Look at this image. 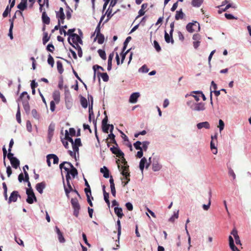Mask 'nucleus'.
I'll use <instances>...</instances> for the list:
<instances>
[{"label": "nucleus", "instance_id": "38", "mask_svg": "<svg viewBox=\"0 0 251 251\" xmlns=\"http://www.w3.org/2000/svg\"><path fill=\"white\" fill-rule=\"evenodd\" d=\"M98 52L100 56V57L103 59V60H106V56L105 52L104 50L99 49L98 50Z\"/></svg>", "mask_w": 251, "mask_h": 251}, {"label": "nucleus", "instance_id": "49", "mask_svg": "<svg viewBox=\"0 0 251 251\" xmlns=\"http://www.w3.org/2000/svg\"><path fill=\"white\" fill-rule=\"evenodd\" d=\"M142 145V143L140 141H137L133 144V146L134 148L138 150H143L141 147V145Z\"/></svg>", "mask_w": 251, "mask_h": 251}, {"label": "nucleus", "instance_id": "36", "mask_svg": "<svg viewBox=\"0 0 251 251\" xmlns=\"http://www.w3.org/2000/svg\"><path fill=\"white\" fill-rule=\"evenodd\" d=\"M80 103L82 105V106L86 108L88 106V101L86 100V99L83 97H81L80 98Z\"/></svg>", "mask_w": 251, "mask_h": 251}, {"label": "nucleus", "instance_id": "34", "mask_svg": "<svg viewBox=\"0 0 251 251\" xmlns=\"http://www.w3.org/2000/svg\"><path fill=\"white\" fill-rule=\"evenodd\" d=\"M17 7L20 10L24 11L27 8V3L21 1V2L18 5Z\"/></svg>", "mask_w": 251, "mask_h": 251}, {"label": "nucleus", "instance_id": "32", "mask_svg": "<svg viewBox=\"0 0 251 251\" xmlns=\"http://www.w3.org/2000/svg\"><path fill=\"white\" fill-rule=\"evenodd\" d=\"M161 168V165H160L157 162H153L152 163V170L153 171H158Z\"/></svg>", "mask_w": 251, "mask_h": 251}, {"label": "nucleus", "instance_id": "23", "mask_svg": "<svg viewBox=\"0 0 251 251\" xmlns=\"http://www.w3.org/2000/svg\"><path fill=\"white\" fill-rule=\"evenodd\" d=\"M114 52H112L108 56L107 70L109 71H110L112 69V61L114 57Z\"/></svg>", "mask_w": 251, "mask_h": 251}, {"label": "nucleus", "instance_id": "15", "mask_svg": "<svg viewBox=\"0 0 251 251\" xmlns=\"http://www.w3.org/2000/svg\"><path fill=\"white\" fill-rule=\"evenodd\" d=\"M46 183L44 181L38 183L36 185V189L40 194H42L43 189L46 187Z\"/></svg>", "mask_w": 251, "mask_h": 251}, {"label": "nucleus", "instance_id": "6", "mask_svg": "<svg viewBox=\"0 0 251 251\" xmlns=\"http://www.w3.org/2000/svg\"><path fill=\"white\" fill-rule=\"evenodd\" d=\"M68 165L71 168V170H70L68 167H64V169L67 172V174H69V176L71 174L75 177L78 174L76 169L71 163H68Z\"/></svg>", "mask_w": 251, "mask_h": 251}, {"label": "nucleus", "instance_id": "28", "mask_svg": "<svg viewBox=\"0 0 251 251\" xmlns=\"http://www.w3.org/2000/svg\"><path fill=\"white\" fill-rule=\"evenodd\" d=\"M203 2V0H192L191 4L194 7H200Z\"/></svg>", "mask_w": 251, "mask_h": 251}, {"label": "nucleus", "instance_id": "64", "mask_svg": "<svg viewBox=\"0 0 251 251\" xmlns=\"http://www.w3.org/2000/svg\"><path fill=\"white\" fill-rule=\"evenodd\" d=\"M26 128L28 131L30 132L32 130L31 124L29 121H27L26 123Z\"/></svg>", "mask_w": 251, "mask_h": 251}, {"label": "nucleus", "instance_id": "9", "mask_svg": "<svg viewBox=\"0 0 251 251\" xmlns=\"http://www.w3.org/2000/svg\"><path fill=\"white\" fill-rule=\"evenodd\" d=\"M56 18L58 19V21L60 20L62 24H63L64 22V19L65 18V16L64 13L63 8L62 7H60L59 8V10L56 13Z\"/></svg>", "mask_w": 251, "mask_h": 251}, {"label": "nucleus", "instance_id": "45", "mask_svg": "<svg viewBox=\"0 0 251 251\" xmlns=\"http://www.w3.org/2000/svg\"><path fill=\"white\" fill-rule=\"evenodd\" d=\"M64 139L67 140V141H69L72 144L73 143V139H72V138L69 136V133L67 130H65V135Z\"/></svg>", "mask_w": 251, "mask_h": 251}, {"label": "nucleus", "instance_id": "35", "mask_svg": "<svg viewBox=\"0 0 251 251\" xmlns=\"http://www.w3.org/2000/svg\"><path fill=\"white\" fill-rule=\"evenodd\" d=\"M211 192H209V201L207 204H203L202 207L204 210H208L210 207L211 204Z\"/></svg>", "mask_w": 251, "mask_h": 251}, {"label": "nucleus", "instance_id": "61", "mask_svg": "<svg viewBox=\"0 0 251 251\" xmlns=\"http://www.w3.org/2000/svg\"><path fill=\"white\" fill-rule=\"evenodd\" d=\"M228 175L230 176H232L233 179H235V178H236L235 174L234 173L233 170L231 168H228Z\"/></svg>", "mask_w": 251, "mask_h": 251}, {"label": "nucleus", "instance_id": "4", "mask_svg": "<svg viewBox=\"0 0 251 251\" xmlns=\"http://www.w3.org/2000/svg\"><path fill=\"white\" fill-rule=\"evenodd\" d=\"M26 193L27 195V198L26 199V201L27 203L32 204L33 203L34 200L35 201H36V198L32 189H27Z\"/></svg>", "mask_w": 251, "mask_h": 251}, {"label": "nucleus", "instance_id": "46", "mask_svg": "<svg viewBox=\"0 0 251 251\" xmlns=\"http://www.w3.org/2000/svg\"><path fill=\"white\" fill-rule=\"evenodd\" d=\"M50 37L48 36V34L47 32L44 33V36L43 38V43L44 45H45L50 40Z\"/></svg>", "mask_w": 251, "mask_h": 251}, {"label": "nucleus", "instance_id": "51", "mask_svg": "<svg viewBox=\"0 0 251 251\" xmlns=\"http://www.w3.org/2000/svg\"><path fill=\"white\" fill-rule=\"evenodd\" d=\"M11 8L9 7L8 6H7L2 14V16L4 18L8 16V14L10 13V12L11 11Z\"/></svg>", "mask_w": 251, "mask_h": 251}, {"label": "nucleus", "instance_id": "60", "mask_svg": "<svg viewBox=\"0 0 251 251\" xmlns=\"http://www.w3.org/2000/svg\"><path fill=\"white\" fill-rule=\"evenodd\" d=\"M54 50V47L52 44H49L47 47V50L51 52H53Z\"/></svg>", "mask_w": 251, "mask_h": 251}, {"label": "nucleus", "instance_id": "14", "mask_svg": "<svg viewBox=\"0 0 251 251\" xmlns=\"http://www.w3.org/2000/svg\"><path fill=\"white\" fill-rule=\"evenodd\" d=\"M140 97V94L138 92H135L132 93L129 99V101L130 103H136L137 101L138 98Z\"/></svg>", "mask_w": 251, "mask_h": 251}, {"label": "nucleus", "instance_id": "53", "mask_svg": "<svg viewBox=\"0 0 251 251\" xmlns=\"http://www.w3.org/2000/svg\"><path fill=\"white\" fill-rule=\"evenodd\" d=\"M150 144V142L148 141H144L142 143V149L144 151H146L148 149V147L149 145Z\"/></svg>", "mask_w": 251, "mask_h": 251}, {"label": "nucleus", "instance_id": "54", "mask_svg": "<svg viewBox=\"0 0 251 251\" xmlns=\"http://www.w3.org/2000/svg\"><path fill=\"white\" fill-rule=\"evenodd\" d=\"M153 44H154V47L155 49V50H156V51L157 52H159L161 50V47L159 46L158 43L157 42V41H156V40H154L153 42Z\"/></svg>", "mask_w": 251, "mask_h": 251}, {"label": "nucleus", "instance_id": "59", "mask_svg": "<svg viewBox=\"0 0 251 251\" xmlns=\"http://www.w3.org/2000/svg\"><path fill=\"white\" fill-rule=\"evenodd\" d=\"M117 224L118 226V235L119 238L121 233V226L120 221L119 220L117 221Z\"/></svg>", "mask_w": 251, "mask_h": 251}, {"label": "nucleus", "instance_id": "56", "mask_svg": "<svg viewBox=\"0 0 251 251\" xmlns=\"http://www.w3.org/2000/svg\"><path fill=\"white\" fill-rule=\"evenodd\" d=\"M67 6V7H68L69 9L68 11H67V12H66V17L68 20H70L71 18V16H72L71 13L72 12V10L68 5Z\"/></svg>", "mask_w": 251, "mask_h": 251}, {"label": "nucleus", "instance_id": "18", "mask_svg": "<svg viewBox=\"0 0 251 251\" xmlns=\"http://www.w3.org/2000/svg\"><path fill=\"white\" fill-rule=\"evenodd\" d=\"M55 230L58 235V238L59 242L61 243L65 242V239L63 237V234L57 226H55Z\"/></svg>", "mask_w": 251, "mask_h": 251}, {"label": "nucleus", "instance_id": "7", "mask_svg": "<svg viewBox=\"0 0 251 251\" xmlns=\"http://www.w3.org/2000/svg\"><path fill=\"white\" fill-rule=\"evenodd\" d=\"M211 138L210 148L211 150H215V151H213V153L216 154L217 153V149L216 147V145L217 143V135H215L214 136H211Z\"/></svg>", "mask_w": 251, "mask_h": 251}, {"label": "nucleus", "instance_id": "2", "mask_svg": "<svg viewBox=\"0 0 251 251\" xmlns=\"http://www.w3.org/2000/svg\"><path fill=\"white\" fill-rule=\"evenodd\" d=\"M186 28L189 32L193 33L194 31H200L201 27L199 23L197 21H194L193 23H188Z\"/></svg>", "mask_w": 251, "mask_h": 251}, {"label": "nucleus", "instance_id": "43", "mask_svg": "<svg viewBox=\"0 0 251 251\" xmlns=\"http://www.w3.org/2000/svg\"><path fill=\"white\" fill-rule=\"evenodd\" d=\"M9 22H10V26L9 30V36H10L11 39H13V35H12V29L13 28L14 23H13V20H9Z\"/></svg>", "mask_w": 251, "mask_h": 251}, {"label": "nucleus", "instance_id": "52", "mask_svg": "<svg viewBox=\"0 0 251 251\" xmlns=\"http://www.w3.org/2000/svg\"><path fill=\"white\" fill-rule=\"evenodd\" d=\"M165 40L167 43L171 42V37L170 34L169 35L166 31L165 32Z\"/></svg>", "mask_w": 251, "mask_h": 251}, {"label": "nucleus", "instance_id": "33", "mask_svg": "<svg viewBox=\"0 0 251 251\" xmlns=\"http://www.w3.org/2000/svg\"><path fill=\"white\" fill-rule=\"evenodd\" d=\"M57 69L60 74H62L63 73L64 69L62 63L60 61H57Z\"/></svg>", "mask_w": 251, "mask_h": 251}, {"label": "nucleus", "instance_id": "22", "mask_svg": "<svg viewBox=\"0 0 251 251\" xmlns=\"http://www.w3.org/2000/svg\"><path fill=\"white\" fill-rule=\"evenodd\" d=\"M122 171L121 174L123 176H130V173L129 172V166L128 165L122 166Z\"/></svg>", "mask_w": 251, "mask_h": 251}, {"label": "nucleus", "instance_id": "25", "mask_svg": "<svg viewBox=\"0 0 251 251\" xmlns=\"http://www.w3.org/2000/svg\"><path fill=\"white\" fill-rule=\"evenodd\" d=\"M114 212H115V214L117 215V216L119 218L121 219L124 216V214L123 213V209L122 208H120V207H115Z\"/></svg>", "mask_w": 251, "mask_h": 251}, {"label": "nucleus", "instance_id": "63", "mask_svg": "<svg viewBox=\"0 0 251 251\" xmlns=\"http://www.w3.org/2000/svg\"><path fill=\"white\" fill-rule=\"evenodd\" d=\"M55 101L53 100H52L50 102V109L52 112H53L55 110Z\"/></svg>", "mask_w": 251, "mask_h": 251}, {"label": "nucleus", "instance_id": "37", "mask_svg": "<svg viewBox=\"0 0 251 251\" xmlns=\"http://www.w3.org/2000/svg\"><path fill=\"white\" fill-rule=\"evenodd\" d=\"M115 136L112 132H110V133L108 135V139H110L111 140V143L114 144L116 146H118V144L115 139Z\"/></svg>", "mask_w": 251, "mask_h": 251}, {"label": "nucleus", "instance_id": "21", "mask_svg": "<svg viewBox=\"0 0 251 251\" xmlns=\"http://www.w3.org/2000/svg\"><path fill=\"white\" fill-rule=\"evenodd\" d=\"M10 161L12 166L15 169H17L20 165V161L16 157L12 158Z\"/></svg>", "mask_w": 251, "mask_h": 251}, {"label": "nucleus", "instance_id": "10", "mask_svg": "<svg viewBox=\"0 0 251 251\" xmlns=\"http://www.w3.org/2000/svg\"><path fill=\"white\" fill-rule=\"evenodd\" d=\"M18 197H21L20 195L19 194L18 192L17 191H13L9 198L8 203H11V202H16L17 200Z\"/></svg>", "mask_w": 251, "mask_h": 251}, {"label": "nucleus", "instance_id": "47", "mask_svg": "<svg viewBox=\"0 0 251 251\" xmlns=\"http://www.w3.org/2000/svg\"><path fill=\"white\" fill-rule=\"evenodd\" d=\"M16 119L17 122L20 124L21 123V113H20V106L18 105V110L16 115Z\"/></svg>", "mask_w": 251, "mask_h": 251}, {"label": "nucleus", "instance_id": "44", "mask_svg": "<svg viewBox=\"0 0 251 251\" xmlns=\"http://www.w3.org/2000/svg\"><path fill=\"white\" fill-rule=\"evenodd\" d=\"M23 107L24 108V110H25L26 114H28L30 111V106L29 104V102H26V101L24 103H23Z\"/></svg>", "mask_w": 251, "mask_h": 251}, {"label": "nucleus", "instance_id": "48", "mask_svg": "<svg viewBox=\"0 0 251 251\" xmlns=\"http://www.w3.org/2000/svg\"><path fill=\"white\" fill-rule=\"evenodd\" d=\"M170 27H171V30L170 31V34L171 35V43L172 44H174V40L173 38V31H174V23L173 22L170 25Z\"/></svg>", "mask_w": 251, "mask_h": 251}, {"label": "nucleus", "instance_id": "16", "mask_svg": "<svg viewBox=\"0 0 251 251\" xmlns=\"http://www.w3.org/2000/svg\"><path fill=\"white\" fill-rule=\"evenodd\" d=\"M197 127L199 129H201L202 128L208 129L210 128V124L208 122L199 123L197 124Z\"/></svg>", "mask_w": 251, "mask_h": 251}, {"label": "nucleus", "instance_id": "8", "mask_svg": "<svg viewBox=\"0 0 251 251\" xmlns=\"http://www.w3.org/2000/svg\"><path fill=\"white\" fill-rule=\"evenodd\" d=\"M110 150L113 154L116 155L118 157H123V156H124L123 152L117 146L116 147L113 146L110 148Z\"/></svg>", "mask_w": 251, "mask_h": 251}, {"label": "nucleus", "instance_id": "5", "mask_svg": "<svg viewBox=\"0 0 251 251\" xmlns=\"http://www.w3.org/2000/svg\"><path fill=\"white\" fill-rule=\"evenodd\" d=\"M66 179L67 181V185H65L64 184V187L65 192L67 196H68L69 194L72 191H73V188L71 186V185L70 182V180L71 179V176L69 175V174H66Z\"/></svg>", "mask_w": 251, "mask_h": 251}, {"label": "nucleus", "instance_id": "13", "mask_svg": "<svg viewBox=\"0 0 251 251\" xmlns=\"http://www.w3.org/2000/svg\"><path fill=\"white\" fill-rule=\"evenodd\" d=\"M68 41L71 45H72L74 48L77 50L78 56L79 57H81L82 56V50L80 46L78 44H76V46L73 45V44L71 42V39L70 37L68 38Z\"/></svg>", "mask_w": 251, "mask_h": 251}, {"label": "nucleus", "instance_id": "26", "mask_svg": "<svg viewBox=\"0 0 251 251\" xmlns=\"http://www.w3.org/2000/svg\"><path fill=\"white\" fill-rule=\"evenodd\" d=\"M53 99L56 103H58L60 101V92L58 91H55L52 95Z\"/></svg>", "mask_w": 251, "mask_h": 251}, {"label": "nucleus", "instance_id": "58", "mask_svg": "<svg viewBox=\"0 0 251 251\" xmlns=\"http://www.w3.org/2000/svg\"><path fill=\"white\" fill-rule=\"evenodd\" d=\"M72 144H74L75 145L80 147L82 146V144L81 142V140L80 138H76L75 140V141L73 142V143Z\"/></svg>", "mask_w": 251, "mask_h": 251}, {"label": "nucleus", "instance_id": "31", "mask_svg": "<svg viewBox=\"0 0 251 251\" xmlns=\"http://www.w3.org/2000/svg\"><path fill=\"white\" fill-rule=\"evenodd\" d=\"M25 168H26L27 170L29 169L28 166L27 165H25L23 167V171L25 175V178H24V181H29V175L28 173L26 172V170H25Z\"/></svg>", "mask_w": 251, "mask_h": 251}, {"label": "nucleus", "instance_id": "24", "mask_svg": "<svg viewBox=\"0 0 251 251\" xmlns=\"http://www.w3.org/2000/svg\"><path fill=\"white\" fill-rule=\"evenodd\" d=\"M185 16V14L182 12V9H181L179 11H176V14L175 15V19L176 20H179L180 19H182Z\"/></svg>", "mask_w": 251, "mask_h": 251}, {"label": "nucleus", "instance_id": "39", "mask_svg": "<svg viewBox=\"0 0 251 251\" xmlns=\"http://www.w3.org/2000/svg\"><path fill=\"white\" fill-rule=\"evenodd\" d=\"M96 38L98 39V42L99 44H102L104 41V36L102 34L97 35Z\"/></svg>", "mask_w": 251, "mask_h": 251}, {"label": "nucleus", "instance_id": "17", "mask_svg": "<svg viewBox=\"0 0 251 251\" xmlns=\"http://www.w3.org/2000/svg\"><path fill=\"white\" fill-rule=\"evenodd\" d=\"M55 125L53 124H50L48 128V138L50 140L53 135L54 131Z\"/></svg>", "mask_w": 251, "mask_h": 251}, {"label": "nucleus", "instance_id": "1", "mask_svg": "<svg viewBox=\"0 0 251 251\" xmlns=\"http://www.w3.org/2000/svg\"><path fill=\"white\" fill-rule=\"evenodd\" d=\"M187 104L194 111H203L205 109V103L203 102L195 103L192 101H189Z\"/></svg>", "mask_w": 251, "mask_h": 251}, {"label": "nucleus", "instance_id": "19", "mask_svg": "<svg viewBox=\"0 0 251 251\" xmlns=\"http://www.w3.org/2000/svg\"><path fill=\"white\" fill-rule=\"evenodd\" d=\"M97 75L99 77V80H100V76L101 77L103 81L104 82H107L109 80V76L106 73H101L98 72Z\"/></svg>", "mask_w": 251, "mask_h": 251}, {"label": "nucleus", "instance_id": "3", "mask_svg": "<svg viewBox=\"0 0 251 251\" xmlns=\"http://www.w3.org/2000/svg\"><path fill=\"white\" fill-rule=\"evenodd\" d=\"M71 204L74 209V215L77 217L79 214V211L80 208V205L78 203V200L76 198L72 199Z\"/></svg>", "mask_w": 251, "mask_h": 251}, {"label": "nucleus", "instance_id": "40", "mask_svg": "<svg viewBox=\"0 0 251 251\" xmlns=\"http://www.w3.org/2000/svg\"><path fill=\"white\" fill-rule=\"evenodd\" d=\"M93 69L94 70V78L95 79V77H96V74H97L96 71H97V69H100V70L103 71H104V69L98 65H94L93 67Z\"/></svg>", "mask_w": 251, "mask_h": 251}, {"label": "nucleus", "instance_id": "50", "mask_svg": "<svg viewBox=\"0 0 251 251\" xmlns=\"http://www.w3.org/2000/svg\"><path fill=\"white\" fill-rule=\"evenodd\" d=\"M104 200L105 202L107 204L108 206L110 205V201L109 200V193H104L103 194Z\"/></svg>", "mask_w": 251, "mask_h": 251}, {"label": "nucleus", "instance_id": "20", "mask_svg": "<svg viewBox=\"0 0 251 251\" xmlns=\"http://www.w3.org/2000/svg\"><path fill=\"white\" fill-rule=\"evenodd\" d=\"M42 19L45 24L49 25L50 23V18L48 16L45 11L42 13Z\"/></svg>", "mask_w": 251, "mask_h": 251}, {"label": "nucleus", "instance_id": "30", "mask_svg": "<svg viewBox=\"0 0 251 251\" xmlns=\"http://www.w3.org/2000/svg\"><path fill=\"white\" fill-rule=\"evenodd\" d=\"M147 163V159L145 157H143L141 159L139 164V168L142 172H143L145 168V165Z\"/></svg>", "mask_w": 251, "mask_h": 251}, {"label": "nucleus", "instance_id": "41", "mask_svg": "<svg viewBox=\"0 0 251 251\" xmlns=\"http://www.w3.org/2000/svg\"><path fill=\"white\" fill-rule=\"evenodd\" d=\"M47 61H48V64L50 65L51 67H53L54 63V59L50 54H49L48 55V58Z\"/></svg>", "mask_w": 251, "mask_h": 251}, {"label": "nucleus", "instance_id": "42", "mask_svg": "<svg viewBox=\"0 0 251 251\" xmlns=\"http://www.w3.org/2000/svg\"><path fill=\"white\" fill-rule=\"evenodd\" d=\"M49 157H50L51 159H53L54 164H58L59 161L58 157L54 154H50L48 155Z\"/></svg>", "mask_w": 251, "mask_h": 251}, {"label": "nucleus", "instance_id": "55", "mask_svg": "<svg viewBox=\"0 0 251 251\" xmlns=\"http://www.w3.org/2000/svg\"><path fill=\"white\" fill-rule=\"evenodd\" d=\"M109 128V125H102V129L103 132L108 133Z\"/></svg>", "mask_w": 251, "mask_h": 251}, {"label": "nucleus", "instance_id": "62", "mask_svg": "<svg viewBox=\"0 0 251 251\" xmlns=\"http://www.w3.org/2000/svg\"><path fill=\"white\" fill-rule=\"evenodd\" d=\"M84 191L86 194V197H87L88 196H91V191L90 189V187H87L84 189Z\"/></svg>", "mask_w": 251, "mask_h": 251}, {"label": "nucleus", "instance_id": "27", "mask_svg": "<svg viewBox=\"0 0 251 251\" xmlns=\"http://www.w3.org/2000/svg\"><path fill=\"white\" fill-rule=\"evenodd\" d=\"M100 171L101 173L103 174V176L105 178H108L109 177V171L106 167L104 166L101 168Z\"/></svg>", "mask_w": 251, "mask_h": 251}, {"label": "nucleus", "instance_id": "11", "mask_svg": "<svg viewBox=\"0 0 251 251\" xmlns=\"http://www.w3.org/2000/svg\"><path fill=\"white\" fill-rule=\"evenodd\" d=\"M30 99V96L28 95L26 92H23L20 95L18 100H21L23 103L25 102H28Z\"/></svg>", "mask_w": 251, "mask_h": 251}, {"label": "nucleus", "instance_id": "12", "mask_svg": "<svg viewBox=\"0 0 251 251\" xmlns=\"http://www.w3.org/2000/svg\"><path fill=\"white\" fill-rule=\"evenodd\" d=\"M71 37L73 43L75 44V46L76 44H78V43H80V44H82V40L77 34H73Z\"/></svg>", "mask_w": 251, "mask_h": 251}, {"label": "nucleus", "instance_id": "29", "mask_svg": "<svg viewBox=\"0 0 251 251\" xmlns=\"http://www.w3.org/2000/svg\"><path fill=\"white\" fill-rule=\"evenodd\" d=\"M112 8L111 7L109 8V7L107 11L106 12V13L105 14V15H106V16H107V19L106 20L105 22H108L110 19L111 17L114 14V13L112 14Z\"/></svg>", "mask_w": 251, "mask_h": 251}, {"label": "nucleus", "instance_id": "57", "mask_svg": "<svg viewBox=\"0 0 251 251\" xmlns=\"http://www.w3.org/2000/svg\"><path fill=\"white\" fill-rule=\"evenodd\" d=\"M225 126V124L224 122L222 120H220L219 121V126L218 127L220 129V131H221L222 130L224 129Z\"/></svg>", "mask_w": 251, "mask_h": 251}]
</instances>
